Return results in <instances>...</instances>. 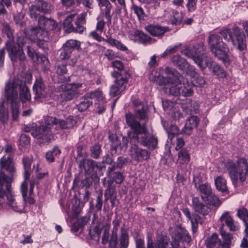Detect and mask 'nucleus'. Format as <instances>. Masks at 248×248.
I'll use <instances>...</instances> for the list:
<instances>
[{"label": "nucleus", "mask_w": 248, "mask_h": 248, "mask_svg": "<svg viewBox=\"0 0 248 248\" xmlns=\"http://www.w3.org/2000/svg\"><path fill=\"white\" fill-rule=\"evenodd\" d=\"M86 13H83L78 16L75 22L76 28H75V30L74 32L81 33L85 30L84 25L86 23Z\"/></svg>", "instance_id": "473e14b6"}, {"label": "nucleus", "mask_w": 248, "mask_h": 248, "mask_svg": "<svg viewBox=\"0 0 248 248\" xmlns=\"http://www.w3.org/2000/svg\"><path fill=\"white\" fill-rule=\"evenodd\" d=\"M19 85V80L9 81L6 83L5 87V97L7 101L10 104L17 102L18 90Z\"/></svg>", "instance_id": "dca6fc26"}, {"label": "nucleus", "mask_w": 248, "mask_h": 248, "mask_svg": "<svg viewBox=\"0 0 248 248\" xmlns=\"http://www.w3.org/2000/svg\"><path fill=\"white\" fill-rule=\"evenodd\" d=\"M81 43L76 40H67L58 51L59 59L63 61L71 58L72 53L75 50L79 51L80 49Z\"/></svg>", "instance_id": "ddd939ff"}, {"label": "nucleus", "mask_w": 248, "mask_h": 248, "mask_svg": "<svg viewBox=\"0 0 248 248\" xmlns=\"http://www.w3.org/2000/svg\"><path fill=\"white\" fill-rule=\"evenodd\" d=\"M192 203L195 211L203 216L207 215L211 211L210 208L197 197L192 198Z\"/></svg>", "instance_id": "393cba45"}, {"label": "nucleus", "mask_w": 248, "mask_h": 248, "mask_svg": "<svg viewBox=\"0 0 248 248\" xmlns=\"http://www.w3.org/2000/svg\"><path fill=\"white\" fill-rule=\"evenodd\" d=\"M124 74V76L122 75V73H119L115 71L111 73L112 76L115 78V84L110 89V94L113 97L119 95L125 89V84L127 83L130 75L126 72Z\"/></svg>", "instance_id": "9b49d317"}, {"label": "nucleus", "mask_w": 248, "mask_h": 248, "mask_svg": "<svg viewBox=\"0 0 248 248\" xmlns=\"http://www.w3.org/2000/svg\"><path fill=\"white\" fill-rule=\"evenodd\" d=\"M198 190L199 191L200 194L203 201L206 198L210 197V195L213 193L211 186L207 183L200 185Z\"/></svg>", "instance_id": "f704fd0d"}, {"label": "nucleus", "mask_w": 248, "mask_h": 248, "mask_svg": "<svg viewBox=\"0 0 248 248\" xmlns=\"http://www.w3.org/2000/svg\"><path fill=\"white\" fill-rule=\"evenodd\" d=\"M22 161L24 168V179L25 180H28L31 175V166L32 161L28 157H23Z\"/></svg>", "instance_id": "ea45409f"}, {"label": "nucleus", "mask_w": 248, "mask_h": 248, "mask_svg": "<svg viewBox=\"0 0 248 248\" xmlns=\"http://www.w3.org/2000/svg\"><path fill=\"white\" fill-rule=\"evenodd\" d=\"M79 168L84 170L85 172L88 174H92V177L98 180L95 174L96 170H101L105 168V166L102 162H97L92 159H88L86 160L85 157H82L80 160L78 161Z\"/></svg>", "instance_id": "4468645a"}, {"label": "nucleus", "mask_w": 248, "mask_h": 248, "mask_svg": "<svg viewBox=\"0 0 248 248\" xmlns=\"http://www.w3.org/2000/svg\"><path fill=\"white\" fill-rule=\"evenodd\" d=\"M126 123L130 127L127 133L130 144L129 155L132 159L138 162L148 160L150 157V152L140 148L137 143L153 150L157 148V138L154 135L149 136L147 127L144 124L141 125L130 114L126 115Z\"/></svg>", "instance_id": "f257e3e1"}, {"label": "nucleus", "mask_w": 248, "mask_h": 248, "mask_svg": "<svg viewBox=\"0 0 248 248\" xmlns=\"http://www.w3.org/2000/svg\"><path fill=\"white\" fill-rule=\"evenodd\" d=\"M171 237L172 241L170 243L167 237L160 238L156 241L155 248H186L184 243L188 244L191 241L188 232L180 225L176 226Z\"/></svg>", "instance_id": "423d86ee"}, {"label": "nucleus", "mask_w": 248, "mask_h": 248, "mask_svg": "<svg viewBox=\"0 0 248 248\" xmlns=\"http://www.w3.org/2000/svg\"><path fill=\"white\" fill-rule=\"evenodd\" d=\"M37 20L38 26L48 32L54 30L57 27V23L55 20L52 18L47 17L44 15L41 16Z\"/></svg>", "instance_id": "412c9836"}, {"label": "nucleus", "mask_w": 248, "mask_h": 248, "mask_svg": "<svg viewBox=\"0 0 248 248\" xmlns=\"http://www.w3.org/2000/svg\"><path fill=\"white\" fill-rule=\"evenodd\" d=\"M12 117L14 121L16 120L19 116V105L18 102L11 103Z\"/></svg>", "instance_id": "bf43d9fd"}, {"label": "nucleus", "mask_w": 248, "mask_h": 248, "mask_svg": "<svg viewBox=\"0 0 248 248\" xmlns=\"http://www.w3.org/2000/svg\"><path fill=\"white\" fill-rule=\"evenodd\" d=\"M97 196H96L95 208L96 211H100L102 210L103 205V190L100 189L97 192Z\"/></svg>", "instance_id": "5fc2aeb1"}, {"label": "nucleus", "mask_w": 248, "mask_h": 248, "mask_svg": "<svg viewBox=\"0 0 248 248\" xmlns=\"http://www.w3.org/2000/svg\"><path fill=\"white\" fill-rule=\"evenodd\" d=\"M108 176L113 177V180L117 184H120L122 183L124 181V177L121 172L112 171L111 173V175H110L108 173Z\"/></svg>", "instance_id": "4d7b16f0"}, {"label": "nucleus", "mask_w": 248, "mask_h": 248, "mask_svg": "<svg viewBox=\"0 0 248 248\" xmlns=\"http://www.w3.org/2000/svg\"><path fill=\"white\" fill-rule=\"evenodd\" d=\"M203 201L207 204L217 207H218L221 204V201L213 193L210 195V197L206 198Z\"/></svg>", "instance_id": "49530a36"}, {"label": "nucleus", "mask_w": 248, "mask_h": 248, "mask_svg": "<svg viewBox=\"0 0 248 248\" xmlns=\"http://www.w3.org/2000/svg\"><path fill=\"white\" fill-rule=\"evenodd\" d=\"M5 48L8 51V55L13 63L20 61H24L26 57L24 49L11 41H7L5 44Z\"/></svg>", "instance_id": "2eb2a0df"}, {"label": "nucleus", "mask_w": 248, "mask_h": 248, "mask_svg": "<svg viewBox=\"0 0 248 248\" xmlns=\"http://www.w3.org/2000/svg\"><path fill=\"white\" fill-rule=\"evenodd\" d=\"M44 124L39 127L32 126L31 128L26 126L25 131L31 132V134L39 140V143L48 144L54 140V134L52 131L53 127L55 126L56 130L59 129H68L73 128L76 124L74 117L70 116L65 120L57 118L55 117L46 116L44 119Z\"/></svg>", "instance_id": "7ed1b4c3"}, {"label": "nucleus", "mask_w": 248, "mask_h": 248, "mask_svg": "<svg viewBox=\"0 0 248 248\" xmlns=\"http://www.w3.org/2000/svg\"><path fill=\"white\" fill-rule=\"evenodd\" d=\"M132 9L133 10L134 13L137 16L139 20H143L144 19L145 14L142 7L135 4H133Z\"/></svg>", "instance_id": "864d4df0"}, {"label": "nucleus", "mask_w": 248, "mask_h": 248, "mask_svg": "<svg viewBox=\"0 0 248 248\" xmlns=\"http://www.w3.org/2000/svg\"><path fill=\"white\" fill-rule=\"evenodd\" d=\"M104 227V231L103 232L102 237V243L103 245H106L107 243H108V242H109V241L108 238L109 235V229L110 225L109 223H107L105 225Z\"/></svg>", "instance_id": "6e6d98bb"}, {"label": "nucleus", "mask_w": 248, "mask_h": 248, "mask_svg": "<svg viewBox=\"0 0 248 248\" xmlns=\"http://www.w3.org/2000/svg\"><path fill=\"white\" fill-rule=\"evenodd\" d=\"M25 35L26 34H25ZM28 37L30 38V37L27 35H26V36H25V35H21L20 36L18 35L16 40V45L20 46L24 50H25L26 48H27V46H29L28 45Z\"/></svg>", "instance_id": "8fccbe9b"}, {"label": "nucleus", "mask_w": 248, "mask_h": 248, "mask_svg": "<svg viewBox=\"0 0 248 248\" xmlns=\"http://www.w3.org/2000/svg\"><path fill=\"white\" fill-rule=\"evenodd\" d=\"M187 2L186 4V7L188 11L193 12L194 11L197 7V0H187Z\"/></svg>", "instance_id": "338daca9"}, {"label": "nucleus", "mask_w": 248, "mask_h": 248, "mask_svg": "<svg viewBox=\"0 0 248 248\" xmlns=\"http://www.w3.org/2000/svg\"><path fill=\"white\" fill-rule=\"evenodd\" d=\"M121 221V218H118L117 217L112 221L113 229L109 241V248H116L117 247L118 244L117 232Z\"/></svg>", "instance_id": "4be33fe9"}, {"label": "nucleus", "mask_w": 248, "mask_h": 248, "mask_svg": "<svg viewBox=\"0 0 248 248\" xmlns=\"http://www.w3.org/2000/svg\"><path fill=\"white\" fill-rule=\"evenodd\" d=\"M78 5L82 4L85 8L92 9L93 7V0H76Z\"/></svg>", "instance_id": "680f3d73"}, {"label": "nucleus", "mask_w": 248, "mask_h": 248, "mask_svg": "<svg viewBox=\"0 0 248 248\" xmlns=\"http://www.w3.org/2000/svg\"><path fill=\"white\" fill-rule=\"evenodd\" d=\"M16 171L13 156L4 155L0 159V207L20 210L12 188L13 176Z\"/></svg>", "instance_id": "f03ea898"}, {"label": "nucleus", "mask_w": 248, "mask_h": 248, "mask_svg": "<svg viewBox=\"0 0 248 248\" xmlns=\"http://www.w3.org/2000/svg\"><path fill=\"white\" fill-rule=\"evenodd\" d=\"M5 103L4 100H0V124L3 125L7 124L9 120V112Z\"/></svg>", "instance_id": "c756f323"}, {"label": "nucleus", "mask_w": 248, "mask_h": 248, "mask_svg": "<svg viewBox=\"0 0 248 248\" xmlns=\"http://www.w3.org/2000/svg\"><path fill=\"white\" fill-rule=\"evenodd\" d=\"M172 62L174 65L177 66L180 70H184L187 65V62L184 58L180 55H175L172 58Z\"/></svg>", "instance_id": "79ce46f5"}, {"label": "nucleus", "mask_w": 248, "mask_h": 248, "mask_svg": "<svg viewBox=\"0 0 248 248\" xmlns=\"http://www.w3.org/2000/svg\"><path fill=\"white\" fill-rule=\"evenodd\" d=\"M148 110V108L147 107H145V106H143L141 109H137L134 115L132 114L131 113H126L125 115V118H126V115L127 114H131L132 115L135 120L138 122L141 125H143L144 124H141L137 120V118L139 119L140 120H147L148 119V116L147 114V112ZM145 125H146L145 124H144ZM146 127V126H145Z\"/></svg>", "instance_id": "7c9ffc66"}, {"label": "nucleus", "mask_w": 248, "mask_h": 248, "mask_svg": "<svg viewBox=\"0 0 248 248\" xmlns=\"http://www.w3.org/2000/svg\"><path fill=\"white\" fill-rule=\"evenodd\" d=\"M165 72L170 77V81L166 85L165 91L169 95L174 96L189 97L193 93V87L194 86H202L205 84V81L201 76H197L193 83L186 82L183 83L180 82L181 74L175 69L170 67H166Z\"/></svg>", "instance_id": "20e7f679"}, {"label": "nucleus", "mask_w": 248, "mask_h": 248, "mask_svg": "<svg viewBox=\"0 0 248 248\" xmlns=\"http://www.w3.org/2000/svg\"><path fill=\"white\" fill-rule=\"evenodd\" d=\"M224 224H222L220 230V233L221 235L223 241H219L218 248H231L230 245L232 243V236L230 233H226L223 231Z\"/></svg>", "instance_id": "bb28decb"}, {"label": "nucleus", "mask_w": 248, "mask_h": 248, "mask_svg": "<svg viewBox=\"0 0 248 248\" xmlns=\"http://www.w3.org/2000/svg\"><path fill=\"white\" fill-rule=\"evenodd\" d=\"M52 4L45 0H34L30 3L28 8V14L31 19L37 20L43 14H50L53 11Z\"/></svg>", "instance_id": "9d476101"}, {"label": "nucleus", "mask_w": 248, "mask_h": 248, "mask_svg": "<svg viewBox=\"0 0 248 248\" xmlns=\"http://www.w3.org/2000/svg\"><path fill=\"white\" fill-rule=\"evenodd\" d=\"M145 30L151 35L161 38L164 33L169 31V28L159 25H149L145 27Z\"/></svg>", "instance_id": "5701e85b"}, {"label": "nucleus", "mask_w": 248, "mask_h": 248, "mask_svg": "<svg viewBox=\"0 0 248 248\" xmlns=\"http://www.w3.org/2000/svg\"><path fill=\"white\" fill-rule=\"evenodd\" d=\"M91 156L95 159L99 157L102 152L101 146L99 144H95L90 148Z\"/></svg>", "instance_id": "603ef678"}, {"label": "nucleus", "mask_w": 248, "mask_h": 248, "mask_svg": "<svg viewBox=\"0 0 248 248\" xmlns=\"http://www.w3.org/2000/svg\"><path fill=\"white\" fill-rule=\"evenodd\" d=\"M116 194L115 186L112 185V182L110 181H108V185L104 192L105 201L107 202L110 198L117 196Z\"/></svg>", "instance_id": "e433bc0d"}, {"label": "nucleus", "mask_w": 248, "mask_h": 248, "mask_svg": "<svg viewBox=\"0 0 248 248\" xmlns=\"http://www.w3.org/2000/svg\"><path fill=\"white\" fill-rule=\"evenodd\" d=\"M133 36L135 41H138L144 45H146L148 43H151L152 40H154L151 37L140 30H136L134 32Z\"/></svg>", "instance_id": "cd10ccee"}, {"label": "nucleus", "mask_w": 248, "mask_h": 248, "mask_svg": "<svg viewBox=\"0 0 248 248\" xmlns=\"http://www.w3.org/2000/svg\"><path fill=\"white\" fill-rule=\"evenodd\" d=\"M182 211L188 220L190 221L193 232H196L198 224H202L204 221L203 218L196 213L191 214L187 208H183Z\"/></svg>", "instance_id": "aec40b11"}, {"label": "nucleus", "mask_w": 248, "mask_h": 248, "mask_svg": "<svg viewBox=\"0 0 248 248\" xmlns=\"http://www.w3.org/2000/svg\"><path fill=\"white\" fill-rule=\"evenodd\" d=\"M217 189L222 192H228L226 181L221 176H218L215 180Z\"/></svg>", "instance_id": "37998d69"}, {"label": "nucleus", "mask_w": 248, "mask_h": 248, "mask_svg": "<svg viewBox=\"0 0 248 248\" xmlns=\"http://www.w3.org/2000/svg\"><path fill=\"white\" fill-rule=\"evenodd\" d=\"M61 153V151L59 147L57 146L54 147L52 150L47 152L45 155L46 160L51 163L55 161L56 157L59 156Z\"/></svg>", "instance_id": "58836bf2"}, {"label": "nucleus", "mask_w": 248, "mask_h": 248, "mask_svg": "<svg viewBox=\"0 0 248 248\" xmlns=\"http://www.w3.org/2000/svg\"><path fill=\"white\" fill-rule=\"evenodd\" d=\"M229 175L234 185L240 180L244 182L248 177V162L244 158L238 159L236 162L229 160L227 163Z\"/></svg>", "instance_id": "0eeeda50"}, {"label": "nucleus", "mask_w": 248, "mask_h": 248, "mask_svg": "<svg viewBox=\"0 0 248 248\" xmlns=\"http://www.w3.org/2000/svg\"><path fill=\"white\" fill-rule=\"evenodd\" d=\"M19 90V97L23 104L25 103L27 101H30L31 95L29 88L27 86L25 83L20 80Z\"/></svg>", "instance_id": "a878e982"}, {"label": "nucleus", "mask_w": 248, "mask_h": 248, "mask_svg": "<svg viewBox=\"0 0 248 248\" xmlns=\"http://www.w3.org/2000/svg\"><path fill=\"white\" fill-rule=\"evenodd\" d=\"M127 162V159L124 156H120L118 158L117 160L114 164L109 167L107 170V173L111 175V173L117 169H121L123 166Z\"/></svg>", "instance_id": "4c0bfd02"}, {"label": "nucleus", "mask_w": 248, "mask_h": 248, "mask_svg": "<svg viewBox=\"0 0 248 248\" xmlns=\"http://www.w3.org/2000/svg\"><path fill=\"white\" fill-rule=\"evenodd\" d=\"M184 54L191 58L201 70L208 67L209 71L219 78H224L226 73L222 67L207 56L204 46L198 44L195 47H186L183 50Z\"/></svg>", "instance_id": "39448f33"}, {"label": "nucleus", "mask_w": 248, "mask_h": 248, "mask_svg": "<svg viewBox=\"0 0 248 248\" xmlns=\"http://www.w3.org/2000/svg\"><path fill=\"white\" fill-rule=\"evenodd\" d=\"M168 136L171 139L175 136L181 134V131L180 130L178 127L175 124H171L169 128H165Z\"/></svg>", "instance_id": "09e8293b"}, {"label": "nucleus", "mask_w": 248, "mask_h": 248, "mask_svg": "<svg viewBox=\"0 0 248 248\" xmlns=\"http://www.w3.org/2000/svg\"><path fill=\"white\" fill-rule=\"evenodd\" d=\"M112 66L115 68L117 69L120 71V72H118L119 73H122V75L124 76V72H127L126 70H124V66L122 63V62L119 60H116L113 61L112 62Z\"/></svg>", "instance_id": "e2e57ef3"}, {"label": "nucleus", "mask_w": 248, "mask_h": 248, "mask_svg": "<svg viewBox=\"0 0 248 248\" xmlns=\"http://www.w3.org/2000/svg\"><path fill=\"white\" fill-rule=\"evenodd\" d=\"M33 93L34 95V99L36 100L47 97L46 87L41 78H38L36 79L33 86Z\"/></svg>", "instance_id": "a211bd4d"}, {"label": "nucleus", "mask_w": 248, "mask_h": 248, "mask_svg": "<svg viewBox=\"0 0 248 248\" xmlns=\"http://www.w3.org/2000/svg\"><path fill=\"white\" fill-rule=\"evenodd\" d=\"M120 248H127L129 245V236L127 230L124 227H122L120 231L119 238Z\"/></svg>", "instance_id": "c9c22d12"}, {"label": "nucleus", "mask_w": 248, "mask_h": 248, "mask_svg": "<svg viewBox=\"0 0 248 248\" xmlns=\"http://www.w3.org/2000/svg\"><path fill=\"white\" fill-rule=\"evenodd\" d=\"M208 42L211 51L215 56L224 64H229V48L227 44L222 41L221 37L217 34H212L208 37Z\"/></svg>", "instance_id": "1a4fd4ad"}, {"label": "nucleus", "mask_w": 248, "mask_h": 248, "mask_svg": "<svg viewBox=\"0 0 248 248\" xmlns=\"http://www.w3.org/2000/svg\"><path fill=\"white\" fill-rule=\"evenodd\" d=\"M98 6L103 11L108 26L111 24L113 14L111 13L113 6L109 0H96Z\"/></svg>", "instance_id": "6ab92c4d"}, {"label": "nucleus", "mask_w": 248, "mask_h": 248, "mask_svg": "<svg viewBox=\"0 0 248 248\" xmlns=\"http://www.w3.org/2000/svg\"><path fill=\"white\" fill-rule=\"evenodd\" d=\"M199 121V120L197 116H192L189 117L184 127L181 130V133L186 135H191L193 129L198 125Z\"/></svg>", "instance_id": "b1692460"}, {"label": "nucleus", "mask_w": 248, "mask_h": 248, "mask_svg": "<svg viewBox=\"0 0 248 248\" xmlns=\"http://www.w3.org/2000/svg\"><path fill=\"white\" fill-rule=\"evenodd\" d=\"M219 241L221 240L218 238L217 235L216 233H213L205 240L207 248H214L217 244H219Z\"/></svg>", "instance_id": "de8ad7c7"}, {"label": "nucleus", "mask_w": 248, "mask_h": 248, "mask_svg": "<svg viewBox=\"0 0 248 248\" xmlns=\"http://www.w3.org/2000/svg\"><path fill=\"white\" fill-rule=\"evenodd\" d=\"M76 15V14H70L64 20L63 26L66 33H71L75 31V29L72 22Z\"/></svg>", "instance_id": "72a5a7b5"}, {"label": "nucleus", "mask_w": 248, "mask_h": 248, "mask_svg": "<svg viewBox=\"0 0 248 248\" xmlns=\"http://www.w3.org/2000/svg\"><path fill=\"white\" fill-rule=\"evenodd\" d=\"M233 218L230 215L229 212L228 211L225 212L220 217L219 221L222 222V224H225L227 226ZM221 226V225H220ZM221 227H220V228Z\"/></svg>", "instance_id": "13d9d810"}, {"label": "nucleus", "mask_w": 248, "mask_h": 248, "mask_svg": "<svg viewBox=\"0 0 248 248\" xmlns=\"http://www.w3.org/2000/svg\"><path fill=\"white\" fill-rule=\"evenodd\" d=\"M93 103L92 100L89 97H83L80 99V102L77 105V108L80 111L86 110Z\"/></svg>", "instance_id": "a18cd8bd"}, {"label": "nucleus", "mask_w": 248, "mask_h": 248, "mask_svg": "<svg viewBox=\"0 0 248 248\" xmlns=\"http://www.w3.org/2000/svg\"><path fill=\"white\" fill-rule=\"evenodd\" d=\"M81 83L66 84L63 91L59 95V99L61 103H64L78 97L79 93L78 89L81 88Z\"/></svg>", "instance_id": "f8f14e48"}, {"label": "nucleus", "mask_w": 248, "mask_h": 248, "mask_svg": "<svg viewBox=\"0 0 248 248\" xmlns=\"http://www.w3.org/2000/svg\"><path fill=\"white\" fill-rule=\"evenodd\" d=\"M103 41L108 43L112 46H115L117 49L121 51H124L127 50V47L122 42L111 37H107L106 39H103Z\"/></svg>", "instance_id": "a19ab883"}, {"label": "nucleus", "mask_w": 248, "mask_h": 248, "mask_svg": "<svg viewBox=\"0 0 248 248\" xmlns=\"http://www.w3.org/2000/svg\"><path fill=\"white\" fill-rule=\"evenodd\" d=\"M27 180H25L21 184L20 190L22 193V197L24 200V201L26 202V197L27 196V192H28V184L26 182Z\"/></svg>", "instance_id": "69168bd1"}, {"label": "nucleus", "mask_w": 248, "mask_h": 248, "mask_svg": "<svg viewBox=\"0 0 248 248\" xmlns=\"http://www.w3.org/2000/svg\"><path fill=\"white\" fill-rule=\"evenodd\" d=\"M67 72L66 65L65 64H58L56 67V72L59 75H63Z\"/></svg>", "instance_id": "774afa93"}, {"label": "nucleus", "mask_w": 248, "mask_h": 248, "mask_svg": "<svg viewBox=\"0 0 248 248\" xmlns=\"http://www.w3.org/2000/svg\"><path fill=\"white\" fill-rule=\"evenodd\" d=\"M178 158L183 163H187L190 160L188 151L185 148L182 149L178 153Z\"/></svg>", "instance_id": "3c124183"}, {"label": "nucleus", "mask_w": 248, "mask_h": 248, "mask_svg": "<svg viewBox=\"0 0 248 248\" xmlns=\"http://www.w3.org/2000/svg\"><path fill=\"white\" fill-rule=\"evenodd\" d=\"M19 143V145L22 146L29 145L30 143V138L29 136L25 134H22L20 137Z\"/></svg>", "instance_id": "0e129e2a"}, {"label": "nucleus", "mask_w": 248, "mask_h": 248, "mask_svg": "<svg viewBox=\"0 0 248 248\" xmlns=\"http://www.w3.org/2000/svg\"><path fill=\"white\" fill-rule=\"evenodd\" d=\"M109 140L112 142V145L110 148L111 154L112 155L116 153L117 148L120 145V141L118 140V137L116 134H109L108 136Z\"/></svg>", "instance_id": "c03bdc74"}, {"label": "nucleus", "mask_w": 248, "mask_h": 248, "mask_svg": "<svg viewBox=\"0 0 248 248\" xmlns=\"http://www.w3.org/2000/svg\"><path fill=\"white\" fill-rule=\"evenodd\" d=\"M26 49L27 50V55L34 62L39 63L46 59L45 56H40L36 53L34 49L30 46H27Z\"/></svg>", "instance_id": "2f4dec72"}, {"label": "nucleus", "mask_w": 248, "mask_h": 248, "mask_svg": "<svg viewBox=\"0 0 248 248\" xmlns=\"http://www.w3.org/2000/svg\"><path fill=\"white\" fill-rule=\"evenodd\" d=\"M219 33L225 41L232 42L239 51L243 52L246 49V35L238 27L235 25L231 29L225 28Z\"/></svg>", "instance_id": "6e6552de"}, {"label": "nucleus", "mask_w": 248, "mask_h": 248, "mask_svg": "<svg viewBox=\"0 0 248 248\" xmlns=\"http://www.w3.org/2000/svg\"><path fill=\"white\" fill-rule=\"evenodd\" d=\"M49 32L38 27H31L24 30V33L30 39H37V40L49 41Z\"/></svg>", "instance_id": "f3484780"}, {"label": "nucleus", "mask_w": 248, "mask_h": 248, "mask_svg": "<svg viewBox=\"0 0 248 248\" xmlns=\"http://www.w3.org/2000/svg\"><path fill=\"white\" fill-rule=\"evenodd\" d=\"M23 8H17L16 11L13 10V18L16 24L21 28L25 26L26 23L24 20L25 14L23 12Z\"/></svg>", "instance_id": "c85d7f7f"}, {"label": "nucleus", "mask_w": 248, "mask_h": 248, "mask_svg": "<svg viewBox=\"0 0 248 248\" xmlns=\"http://www.w3.org/2000/svg\"><path fill=\"white\" fill-rule=\"evenodd\" d=\"M238 217L242 219L243 222L248 220V210L244 207L239 209L237 213Z\"/></svg>", "instance_id": "052dcab7"}]
</instances>
